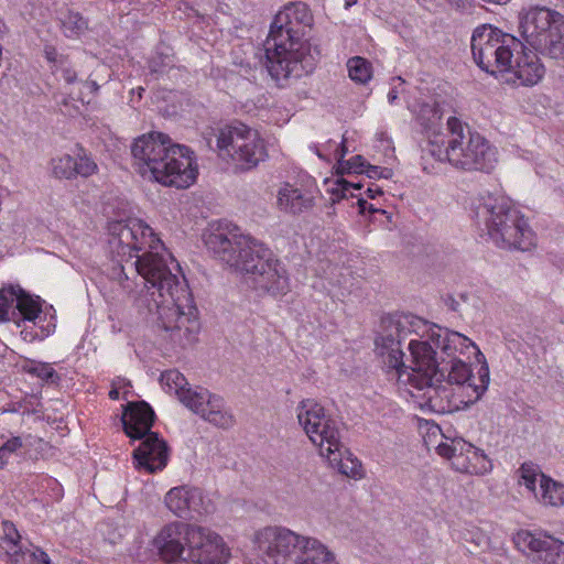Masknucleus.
I'll use <instances>...</instances> for the list:
<instances>
[{"instance_id": "1", "label": "nucleus", "mask_w": 564, "mask_h": 564, "mask_svg": "<svg viewBox=\"0 0 564 564\" xmlns=\"http://www.w3.org/2000/svg\"><path fill=\"white\" fill-rule=\"evenodd\" d=\"M109 251L112 254V278L123 288L128 281L124 269L134 268L144 280L145 291L135 299L137 307L155 314V323L164 337L175 346L193 345L200 330L198 311L186 280L172 273L164 254V245L154 230L139 218L113 220L108 224Z\"/></svg>"}, {"instance_id": "2", "label": "nucleus", "mask_w": 564, "mask_h": 564, "mask_svg": "<svg viewBox=\"0 0 564 564\" xmlns=\"http://www.w3.org/2000/svg\"><path fill=\"white\" fill-rule=\"evenodd\" d=\"M427 322L413 314L395 313L381 318V333L375 339V351L382 368L398 380L411 383L423 391L424 404L435 413H449L457 405L453 402L454 389L431 368L433 345L422 341Z\"/></svg>"}, {"instance_id": "3", "label": "nucleus", "mask_w": 564, "mask_h": 564, "mask_svg": "<svg viewBox=\"0 0 564 564\" xmlns=\"http://www.w3.org/2000/svg\"><path fill=\"white\" fill-rule=\"evenodd\" d=\"M213 256L247 276L252 288L273 297L290 291L285 264L260 240L243 235L237 226L219 224L205 237Z\"/></svg>"}, {"instance_id": "4", "label": "nucleus", "mask_w": 564, "mask_h": 564, "mask_svg": "<svg viewBox=\"0 0 564 564\" xmlns=\"http://www.w3.org/2000/svg\"><path fill=\"white\" fill-rule=\"evenodd\" d=\"M312 25L313 14L301 1L288 3L275 14L264 43L265 64L273 79H297L315 69L321 53L303 40Z\"/></svg>"}, {"instance_id": "5", "label": "nucleus", "mask_w": 564, "mask_h": 564, "mask_svg": "<svg viewBox=\"0 0 564 564\" xmlns=\"http://www.w3.org/2000/svg\"><path fill=\"white\" fill-rule=\"evenodd\" d=\"M426 339L433 345L431 368L437 378H443L452 387L459 386L467 397L465 405L476 403L488 389L489 367L478 346L467 336L434 325H427Z\"/></svg>"}, {"instance_id": "6", "label": "nucleus", "mask_w": 564, "mask_h": 564, "mask_svg": "<svg viewBox=\"0 0 564 564\" xmlns=\"http://www.w3.org/2000/svg\"><path fill=\"white\" fill-rule=\"evenodd\" d=\"M518 30L524 42L522 48L514 51L508 72L521 85L533 86L545 73L538 54L554 59L564 58V15L546 7H531L520 13Z\"/></svg>"}, {"instance_id": "7", "label": "nucleus", "mask_w": 564, "mask_h": 564, "mask_svg": "<svg viewBox=\"0 0 564 564\" xmlns=\"http://www.w3.org/2000/svg\"><path fill=\"white\" fill-rule=\"evenodd\" d=\"M477 228L501 248L521 251L534 246V235L524 216L509 198L488 194L473 203Z\"/></svg>"}, {"instance_id": "8", "label": "nucleus", "mask_w": 564, "mask_h": 564, "mask_svg": "<svg viewBox=\"0 0 564 564\" xmlns=\"http://www.w3.org/2000/svg\"><path fill=\"white\" fill-rule=\"evenodd\" d=\"M448 140L443 148L431 142V154L457 169L490 173L498 163V150L479 132L456 117L447 119Z\"/></svg>"}, {"instance_id": "9", "label": "nucleus", "mask_w": 564, "mask_h": 564, "mask_svg": "<svg viewBox=\"0 0 564 564\" xmlns=\"http://www.w3.org/2000/svg\"><path fill=\"white\" fill-rule=\"evenodd\" d=\"M256 543L272 564H338L335 553L317 538L284 527L263 528Z\"/></svg>"}, {"instance_id": "10", "label": "nucleus", "mask_w": 564, "mask_h": 564, "mask_svg": "<svg viewBox=\"0 0 564 564\" xmlns=\"http://www.w3.org/2000/svg\"><path fill=\"white\" fill-rule=\"evenodd\" d=\"M154 420L155 413L145 401L128 402L121 417L126 435L141 441L132 454L134 465L149 474L162 470L169 460L167 444L151 431Z\"/></svg>"}, {"instance_id": "11", "label": "nucleus", "mask_w": 564, "mask_h": 564, "mask_svg": "<svg viewBox=\"0 0 564 564\" xmlns=\"http://www.w3.org/2000/svg\"><path fill=\"white\" fill-rule=\"evenodd\" d=\"M297 420L313 444L318 446L322 456L330 463H338L339 469L347 476L356 477L355 467L350 471L343 463L345 454H349L341 443L340 423L326 412L325 408L314 399L302 400L297 408Z\"/></svg>"}, {"instance_id": "12", "label": "nucleus", "mask_w": 564, "mask_h": 564, "mask_svg": "<svg viewBox=\"0 0 564 564\" xmlns=\"http://www.w3.org/2000/svg\"><path fill=\"white\" fill-rule=\"evenodd\" d=\"M471 53L475 63L491 75L506 73L513 63V53L523 42L491 24L477 26L471 35Z\"/></svg>"}, {"instance_id": "13", "label": "nucleus", "mask_w": 564, "mask_h": 564, "mask_svg": "<svg viewBox=\"0 0 564 564\" xmlns=\"http://www.w3.org/2000/svg\"><path fill=\"white\" fill-rule=\"evenodd\" d=\"M161 382L170 391L175 392L187 409L208 423L224 430L235 424V417L225 408V401L220 395L214 394L204 388L192 389L187 387L186 378L178 370L170 369L162 372Z\"/></svg>"}, {"instance_id": "14", "label": "nucleus", "mask_w": 564, "mask_h": 564, "mask_svg": "<svg viewBox=\"0 0 564 564\" xmlns=\"http://www.w3.org/2000/svg\"><path fill=\"white\" fill-rule=\"evenodd\" d=\"M217 150L221 159L230 161L240 172L257 167L268 156L264 141L258 131L240 121L219 129Z\"/></svg>"}, {"instance_id": "15", "label": "nucleus", "mask_w": 564, "mask_h": 564, "mask_svg": "<svg viewBox=\"0 0 564 564\" xmlns=\"http://www.w3.org/2000/svg\"><path fill=\"white\" fill-rule=\"evenodd\" d=\"M161 161V174H166V180H155L156 182L165 186L187 188L196 181L198 170L194 152L189 148L171 141L165 147Z\"/></svg>"}, {"instance_id": "16", "label": "nucleus", "mask_w": 564, "mask_h": 564, "mask_svg": "<svg viewBox=\"0 0 564 564\" xmlns=\"http://www.w3.org/2000/svg\"><path fill=\"white\" fill-rule=\"evenodd\" d=\"M229 557L230 550L218 533L209 528L191 524L184 561L193 564H226Z\"/></svg>"}, {"instance_id": "17", "label": "nucleus", "mask_w": 564, "mask_h": 564, "mask_svg": "<svg viewBox=\"0 0 564 564\" xmlns=\"http://www.w3.org/2000/svg\"><path fill=\"white\" fill-rule=\"evenodd\" d=\"M513 543L532 563L564 564V542L545 532L520 530Z\"/></svg>"}, {"instance_id": "18", "label": "nucleus", "mask_w": 564, "mask_h": 564, "mask_svg": "<svg viewBox=\"0 0 564 564\" xmlns=\"http://www.w3.org/2000/svg\"><path fill=\"white\" fill-rule=\"evenodd\" d=\"M171 138L162 132H150L138 137L132 145L131 153L143 177L152 180H165L166 174H161V155L165 153V147L170 144Z\"/></svg>"}, {"instance_id": "19", "label": "nucleus", "mask_w": 564, "mask_h": 564, "mask_svg": "<svg viewBox=\"0 0 564 564\" xmlns=\"http://www.w3.org/2000/svg\"><path fill=\"white\" fill-rule=\"evenodd\" d=\"M191 523L173 521L165 524L153 539V546L160 558L172 564L180 560L184 561L187 555V544Z\"/></svg>"}, {"instance_id": "20", "label": "nucleus", "mask_w": 564, "mask_h": 564, "mask_svg": "<svg viewBox=\"0 0 564 564\" xmlns=\"http://www.w3.org/2000/svg\"><path fill=\"white\" fill-rule=\"evenodd\" d=\"M2 531L0 558H7L11 564H52L50 556L42 549H23L21 546V535L13 522L3 521Z\"/></svg>"}, {"instance_id": "21", "label": "nucleus", "mask_w": 564, "mask_h": 564, "mask_svg": "<svg viewBox=\"0 0 564 564\" xmlns=\"http://www.w3.org/2000/svg\"><path fill=\"white\" fill-rule=\"evenodd\" d=\"M164 502L174 516L183 519H197L210 511L209 501H205L202 490L196 487H174L165 495Z\"/></svg>"}, {"instance_id": "22", "label": "nucleus", "mask_w": 564, "mask_h": 564, "mask_svg": "<svg viewBox=\"0 0 564 564\" xmlns=\"http://www.w3.org/2000/svg\"><path fill=\"white\" fill-rule=\"evenodd\" d=\"M48 165L52 176L61 181H73L78 176L87 178L98 172L97 163L83 148L76 156L63 154L52 158Z\"/></svg>"}, {"instance_id": "23", "label": "nucleus", "mask_w": 564, "mask_h": 564, "mask_svg": "<svg viewBox=\"0 0 564 564\" xmlns=\"http://www.w3.org/2000/svg\"><path fill=\"white\" fill-rule=\"evenodd\" d=\"M276 206L285 214L299 216L313 209L315 206V195L308 188L284 183L278 192Z\"/></svg>"}, {"instance_id": "24", "label": "nucleus", "mask_w": 564, "mask_h": 564, "mask_svg": "<svg viewBox=\"0 0 564 564\" xmlns=\"http://www.w3.org/2000/svg\"><path fill=\"white\" fill-rule=\"evenodd\" d=\"M492 464L480 448L471 445L463 460L456 463V469L470 475H484L490 471Z\"/></svg>"}, {"instance_id": "25", "label": "nucleus", "mask_w": 564, "mask_h": 564, "mask_svg": "<svg viewBox=\"0 0 564 564\" xmlns=\"http://www.w3.org/2000/svg\"><path fill=\"white\" fill-rule=\"evenodd\" d=\"M536 499L544 506H564V485L546 475H541Z\"/></svg>"}, {"instance_id": "26", "label": "nucleus", "mask_w": 564, "mask_h": 564, "mask_svg": "<svg viewBox=\"0 0 564 564\" xmlns=\"http://www.w3.org/2000/svg\"><path fill=\"white\" fill-rule=\"evenodd\" d=\"M473 444L466 442L462 437L447 438L436 446V452L440 456L452 460L453 466L456 468V463L463 460L466 453Z\"/></svg>"}, {"instance_id": "27", "label": "nucleus", "mask_w": 564, "mask_h": 564, "mask_svg": "<svg viewBox=\"0 0 564 564\" xmlns=\"http://www.w3.org/2000/svg\"><path fill=\"white\" fill-rule=\"evenodd\" d=\"M17 311V315L21 316L23 321L33 323H35V319L42 312L39 302L26 294L21 288L15 302V312Z\"/></svg>"}, {"instance_id": "28", "label": "nucleus", "mask_w": 564, "mask_h": 564, "mask_svg": "<svg viewBox=\"0 0 564 564\" xmlns=\"http://www.w3.org/2000/svg\"><path fill=\"white\" fill-rule=\"evenodd\" d=\"M20 286L9 285L0 289V323L9 322L17 315L15 302Z\"/></svg>"}, {"instance_id": "29", "label": "nucleus", "mask_w": 564, "mask_h": 564, "mask_svg": "<svg viewBox=\"0 0 564 564\" xmlns=\"http://www.w3.org/2000/svg\"><path fill=\"white\" fill-rule=\"evenodd\" d=\"M519 474V484L524 485L525 488L534 494V497L538 498V488H536V479L541 478V475H544L539 465L532 462H524L518 469Z\"/></svg>"}, {"instance_id": "30", "label": "nucleus", "mask_w": 564, "mask_h": 564, "mask_svg": "<svg viewBox=\"0 0 564 564\" xmlns=\"http://www.w3.org/2000/svg\"><path fill=\"white\" fill-rule=\"evenodd\" d=\"M351 80L366 84L371 78V64L364 57L355 56L347 63Z\"/></svg>"}, {"instance_id": "31", "label": "nucleus", "mask_w": 564, "mask_h": 564, "mask_svg": "<svg viewBox=\"0 0 564 564\" xmlns=\"http://www.w3.org/2000/svg\"><path fill=\"white\" fill-rule=\"evenodd\" d=\"M25 371L31 376L37 377L46 383H58L61 380L59 375L47 362L31 361L30 365L25 367Z\"/></svg>"}, {"instance_id": "32", "label": "nucleus", "mask_w": 564, "mask_h": 564, "mask_svg": "<svg viewBox=\"0 0 564 564\" xmlns=\"http://www.w3.org/2000/svg\"><path fill=\"white\" fill-rule=\"evenodd\" d=\"M463 539L466 543L471 544L473 546L468 547L469 553H474L478 550H485L489 544L488 535L476 527L467 529L463 535Z\"/></svg>"}, {"instance_id": "33", "label": "nucleus", "mask_w": 564, "mask_h": 564, "mask_svg": "<svg viewBox=\"0 0 564 564\" xmlns=\"http://www.w3.org/2000/svg\"><path fill=\"white\" fill-rule=\"evenodd\" d=\"M66 36H74L87 29V21L78 12H69L62 21Z\"/></svg>"}, {"instance_id": "34", "label": "nucleus", "mask_w": 564, "mask_h": 564, "mask_svg": "<svg viewBox=\"0 0 564 564\" xmlns=\"http://www.w3.org/2000/svg\"><path fill=\"white\" fill-rule=\"evenodd\" d=\"M22 447V440L19 436L11 437L0 447V469L3 468L9 457Z\"/></svg>"}, {"instance_id": "35", "label": "nucleus", "mask_w": 564, "mask_h": 564, "mask_svg": "<svg viewBox=\"0 0 564 564\" xmlns=\"http://www.w3.org/2000/svg\"><path fill=\"white\" fill-rule=\"evenodd\" d=\"M56 76H59L65 83L73 84L77 79V74L70 66L68 58L61 59V64L56 65V68L52 70Z\"/></svg>"}, {"instance_id": "36", "label": "nucleus", "mask_w": 564, "mask_h": 564, "mask_svg": "<svg viewBox=\"0 0 564 564\" xmlns=\"http://www.w3.org/2000/svg\"><path fill=\"white\" fill-rule=\"evenodd\" d=\"M365 174L371 180H380V178L389 180L393 176V171L389 167H382V166L367 164Z\"/></svg>"}, {"instance_id": "37", "label": "nucleus", "mask_w": 564, "mask_h": 564, "mask_svg": "<svg viewBox=\"0 0 564 564\" xmlns=\"http://www.w3.org/2000/svg\"><path fill=\"white\" fill-rule=\"evenodd\" d=\"M346 165H348V170H352L354 173L356 174H362L365 173V170L367 169V162L366 160L364 159L362 155H355L352 156L351 159L347 160V162H345Z\"/></svg>"}, {"instance_id": "38", "label": "nucleus", "mask_w": 564, "mask_h": 564, "mask_svg": "<svg viewBox=\"0 0 564 564\" xmlns=\"http://www.w3.org/2000/svg\"><path fill=\"white\" fill-rule=\"evenodd\" d=\"M362 185L360 183L348 182L344 178L337 181V187L334 189V194L340 195V197H346L347 192L350 188L360 189Z\"/></svg>"}, {"instance_id": "39", "label": "nucleus", "mask_w": 564, "mask_h": 564, "mask_svg": "<svg viewBox=\"0 0 564 564\" xmlns=\"http://www.w3.org/2000/svg\"><path fill=\"white\" fill-rule=\"evenodd\" d=\"M45 57L48 63H51V69L54 70L56 68V65L61 64V59H66L67 57L61 55L55 47L53 46H46L45 47Z\"/></svg>"}, {"instance_id": "40", "label": "nucleus", "mask_w": 564, "mask_h": 564, "mask_svg": "<svg viewBox=\"0 0 564 564\" xmlns=\"http://www.w3.org/2000/svg\"><path fill=\"white\" fill-rule=\"evenodd\" d=\"M171 64H172V61L170 59L169 56H166L165 59L162 61L161 64H159L156 58H153L150 62V69H151L152 73H163V69L161 68V66L162 67H169V66H171Z\"/></svg>"}, {"instance_id": "41", "label": "nucleus", "mask_w": 564, "mask_h": 564, "mask_svg": "<svg viewBox=\"0 0 564 564\" xmlns=\"http://www.w3.org/2000/svg\"><path fill=\"white\" fill-rule=\"evenodd\" d=\"M119 383H122V384H127V386H130L129 382L126 381V379H118V381H115L113 382V386H112V389L109 391V398L111 400H118L120 398V392H119V389L120 387H117V384Z\"/></svg>"}, {"instance_id": "42", "label": "nucleus", "mask_w": 564, "mask_h": 564, "mask_svg": "<svg viewBox=\"0 0 564 564\" xmlns=\"http://www.w3.org/2000/svg\"><path fill=\"white\" fill-rule=\"evenodd\" d=\"M445 305L453 312H456V313H460L462 312V308H460V303L458 300H456L454 296L452 295H448L446 299H445Z\"/></svg>"}, {"instance_id": "43", "label": "nucleus", "mask_w": 564, "mask_h": 564, "mask_svg": "<svg viewBox=\"0 0 564 564\" xmlns=\"http://www.w3.org/2000/svg\"><path fill=\"white\" fill-rule=\"evenodd\" d=\"M357 204H358V206H359V209H360V213H361V214H365V213H366V210H368L370 214L378 212V209H377V208H375L372 204H369V203H368L366 199H364V198H358Z\"/></svg>"}, {"instance_id": "44", "label": "nucleus", "mask_w": 564, "mask_h": 564, "mask_svg": "<svg viewBox=\"0 0 564 564\" xmlns=\"http://www.w3.org/2000/svg\"><path fill=\"white\" fill-rule=\"evenodd\" d=\"M452 7L457 10H466L470 7L471 0H446Z\"/></svg>"}, {"instance_id": "45", "label": "nucleus", "mask_w": 564, "mask_h": 564, "mask_svg": "<svg viewBox=\"0 0 564 564\" xmlns=\"http://www.w3.org/2000/svg\"><path fill=\"white\" fill-rule=\"evenodd\" d=\"M366 194L369 198L373 199L376 198L377 196L379 195H382L383 192H382V188L376 184H371L367 191H366Z\"/></svg>"}, {"instance_id": "46", "label": "nucleus", "mask_w": 564, "mask_h": 564, "mask_svg": "<svg viewBox=\"0 0 564 564\" xmlns=\"http://www.w3.org/2000/svg\"><path fill=\"white\" fill-rule=\"evenodd\" d=\"M345 162H347V160L337 159V173L341 175L354 173L352 170L347 169L348 165H346Z\"/></svg>"}, {"instance_id": "47", "label": "nucleus", "mask_w": 564, "mask_h": 564, "mask_svg": "<svg viewBox=\"0 0 564 564\" xmlns=\"http://www.w3.org/2000/svg\"><path fill=\"white\" fill-rule=\"evenodd\" d=\"M348 152V149L345 144V139L341 141L340 145L338 147V149L336 150L335 152V156L336 159H344L345 155L347 154Z\"/></svg>"}, {"instance_id": "48", "label": "nucleus", "mask_w": 564, "mask_h": 564, "mask_svg": "<svg viewBox=\"0 0 564 564\" xmlns=\"http://www.w3.org/2000/svg\"><path fill=\"white\" fill-rule=\"evenodd\" d=\"M83 85L90 94H95L99 89V86L95 80H86Z\"/></svg>"}, {"instance_id": "49", "label": "nucleus", "mask_w": 564, "mask_h": 564, "mask_svg": "<svg viewBox=\"0 0 564 564\" xmlns=\"http://www.w3.org/2000/svg\"><path fill=\"white\" fill-rule=\"evenodd\" d=\"M387 97H388V101H389V104H391V105H392V104H394V102H395V100H397V99H398V97H399V91H398L397 87H392V88L389 90V93H388V96H387Z\"/></svg>"}, {"instance_id": "50", "label": "nucleus", "mask_w": 564, "mask_h": 564, "mask_svg": "<svg viewBox=\"0 0 564 564\" xmlns=\"http://www.w3.org/2000/svg\"><path fill=\"white\" fill-rule=\"evenodd\" d=\"M48 335H50L48 333L31 335V339H35V338L43 339V338L47 337Z\"/></svg>"}, {"instance_id": "51", "label": "nucleus", "mask_w": 564, "mask_h": 564, "mask_svg": "<svg viewBox=\"0 0 564 564\" xmlns=\"http://www.w3.org/2000/svg\"><path fill=\"white\" fill-rule=\"evenodd\" d=\"M345 1V8L348 9L351 6H354L358 0H344Z\"/></svg>"}, {"instance_id": "52", "label": "nucleus", "mask_w": 564, "mask_h": 564, "mask_svg": "<svg viewBox=\"0 0 564 564\" xmlns=\"http://www.w3.org/2000/svg\"><path fill=\"white\" fill-rule=\"evenodd\" d=\"M459 297H460V300H462V301H464V302H466V301H467V299H468V296H467L466 294H460V295H459Z\"/></svg>"}]
</instances>
